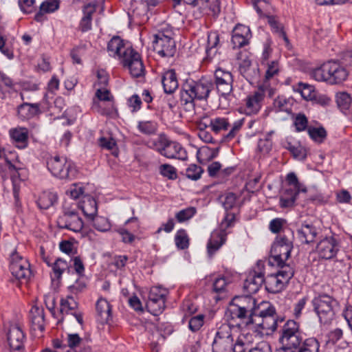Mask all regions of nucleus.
<instances>
[{"label":"nucleus","instance_id":"nucleus-3","mask_svg":"<svg viewBox=\"0 0 352 352\" xmlns=\"http://www.w3.org/2000/svg\"><path fill=\"white\" fill-rule=\"evenodd\" d=\"M47 167L53 176L60 179H73L78 172L71 160L58 155L48 157Z\"/></svg>","mask_w":352,"mask_h":352},{"label":"nucleus","instance_id":"nucleus-20","mask_svg":"<svg viewBox=\"0 0 352 352\" xmlns=\"http://www.w3.org/2000/svg\"><path fill=\"white\" fill-rule=\"evenodd\" d=\"M129 47H132L125 43L124 41L118 36H114L107 44L109 55L113 57L118 56L120 60L123 58L125 50Z\"/></svg>","mask_w":352,"mask_h":352},{"label":"nucleus","instance_id":"nucleus-52","mask_svg":"<svg viewBox=\"0 0 352 352\" xmlns=\"http://www.w3.org/2000/svg\"><path fill=\"white\" fill-rule=\"evenodd\" d=\"M294 125L297 132L307 130L308 119L304 113H298L294 118Z\"/></svg>","mask_w":352,"mask_h":352},{"label":"nucleus","instance_id":"nucleus-46","mask_svg":"<svg viewBox=\"0 0 352 352\" xmlns=\"http://www.w3.org/2000/svg\"><path fill=\"white\" fill-rule=\"evenodd\" d=\"M175 242L177 248L179 250L188 248L189 245L188 237L185 230H179L175 236Z\"/></svg>","mask_w":352,"mask_h":352},{"label":"nucleus","instance_id":"nucleus-43","mask_svg":"<svg viewBox=\"0 0 352 352\" xmlns=\"http://www.w3.org/2000/svg\"><path fill=\"white\" fill-rule=\"evenodd\" d=\"M195 99L192 96H191L189 94H187L182 89L180 91V101L182 105L184 107V109L186 111H188L190 113L193 112L195 110Z\"/></svg>","mask_w":352,"mask_h":352},{"label":"nucleus","instance_id":"nucleus-55","mask_svg":"<svg viewBox=\"0 0 352 352\" xmlns=\"http://www.w3.org/2000/svg\"><path fill=\"white\" fill-rule=\"evenodd\" d=\"M273 104L276 111L289 112L290 110L289 100L284 96H278Z\"/></svg>","mask_w":352,"mask_h":352},{"label":"nucleus","instance_id":"nucleus-35","mask_svg":"<svg viewBox=\"0 0 352 352\" xmlns=\"http://www.w3.org/2000/svg\"><path fill=\"white\" fill-rule=\"evenodd\" d=\"M54 278L57 280L61 278L62 274L67 271L69 274L71 271V265L64 259L58 258L51 265Z\"/></svg>","mask_w":352,"mask_h":352},{"label":"nucleus","instance_id":"nucleus-60","mask_svg":"<svg viewBox=\"0 0 352 352\" xmlns=\"http://www.w3.org/2000/svg\"><path fill=\"white\" fill-rule=\"evenodd\" d=\"M237 59L239 60L240 73L244 75L251 66V60L246 54L243 55L241 53L239 54Z\"/></svg>","mask_w":352,"mask_h":352},{"label":"nucleus","instance_id":"nucleus-28","mask_svg":"<svg viewBox=\"0 0 352 352\" xmlns=\"http://www.w3.org/2000/svg\"><path fill=\"white\" fill-rule=\"evenodd\" d=\"M12 140L19 148H25L28 142V131L26 128L12 129L10 131Z\"/></svg>","mask_w":352,"mask_h":352},{"label":"nucleus","instance_id":"nucleus-38","mask_svg":"<svg viewBox=\"0 0 352 352\" xmlns=\"http://www.w3.org/2000/svg\"><path fill=\"white\" fill-rule=\"evenodd\" d=\"M292 234V231L289 228L283 230V232L276 236L272 245L293 247Z\"/></svg>","mask_w":352,"mask_h":352},{"label":"nucleus","instance_id":"nucleus-24","mask_svg":"<svg viewBox=\"0 0 352 352\" xmlns=\"http://www.w3.org/2000/svg\"><path fill=\"white\" fill-rule=\"evenodd\" d=\"M78 207L82 210L87 220L93 219L98 212V206L96 199L90 196H85L79 203Z\"/></svg>","mask_w":352,"mask_h":352},{"label":"nucleus","instance_id":"nucleus-8","mask_svg":"<svg viewBox=\"0 0 352 352\" xmlns=\"http://www.w3.org/2000/svg\"><path fill=\"white\" fill-rule=\"evenodd\" d=\"M302 338L301 333L299 331V324L296 321L289 320L282 328L279 341L283 346L280 349L293 350V348H296V346L299 345Z\"/></svg>","mask_w":352,"mask_h":352},{"label":"nucleus","instance_id":"nucleus-7","mask_svg":"<svg viewBox=\"0 0 352 352\" xmlns=\"http://www.w3.org/2000/svg\"><path fill=\"white\" fill-rule=\"evenodd\" d=\"M234 344L232 327L229 324H222L215 333L212 344V352H231Z\"/></svg>","mask_w":352,"mask_h":352},{"label":"nucleus","instance_id":"nucleus-2","mask_svg":"<svg viewBox=\"0 0 352 352\" xmlns=\"http://www.w3.org/2000/svg\"><path fill=\"white\" fill-rule=\"evenodd\" d=\"M311 304L320 322L324 325H329L334 320L339 308L338 301L332 296L318 293L311 300Z\"/></svg>","mask_w":352,"mask_h":352},{"label":"nucleus","instance_id":"nucleus-10","mask_svg":"<svg viewBox=\"0 0 352 352\" xmlns=\"http://www.w3.org/2000/svg\"><path fill=\"white\" fill-rule=\"evenodd\" d=\"M168 294V290L160 286L151 288L147 307L153 315L157 316L164 310Z\"/></svg>","mask_w":352,"mask_h":352},{"label":"nucleus","instance_id":"nucleus-29","mask_svg":"<svg viewBox=\"0 0 352 352\" xmlns=\"http://www.w3.org/2000/svg\"><path fill=\"white\" fill-rule=\"evenodd\" d=\"M164 90L166 94L173 93L178 87V81L175 70L166 72L162 78Z\"/></svg>","mask_w":352,"mask_h":352},{"label":"nucleus","instance_id":"nucleus-6","mask_svg":"<svg viewBox=\"0 0 352 352\" xmlns=\"http://www.w3.org/2000/svg\"><path fill=\"white\" fill-rule=\"evenodd\" d=\"M9 261V268L12 275L19 280L28 282L32 276L29 261L15 249L10 252Z\"/></svg>","mask_w":352,"mask_h":352},{"label":"nucleus","instance_id":"nucleus-40","mask_svg":"<svg viewBox=\"0 0 352 352\" xmlns=\"http://www.w3.org/2000/svg\"><path fill=\"white\" fill-rule=\"evenodd\" d=\"M210 126L211 127V130L212 131L218 133L221 131L228 130V127L230 126V122L228 118L218 117L210 119Z\"/></svg>","mask_w":352,"mask_h":352},{"label":"nucleus","instance_id":"nucleus-11","mask_svg":"<svg viewBox=\"0 0 352 352\" xmlns=\"http://www.w3.org/2000/svg\"><path fill=\"white\" fill-rule=\"evenodd\" d=\"M153 47L162 57H173L176 52V45L174 39L163 32L155 34Z\"/></svg>","mask_w":352,"mask_h":352},{"label":"nucleus","instance_id":"nucleus-42","mask_svg":"<svg viewBox=\"0 0 352 352\" xmlns=\"http://www.w3.org/2000/svg\"><path fill=\"white\" fill-rule=\"evenodd\" d=\"M285 148L287 149L293 155V157L296 159L298 160H304L306 157V150L305 148L300 145V144H297L296 145L292 144L291 142H287L285 146Z\"/></svg>","mask_w":352,"mask_h":352},{"label":"nucleus","instance_id":"nucleus-1","mask_svg":"<svg viewBox=\"0 0 352 352\" xmlns=\"http://www.w3.org/2000/svg\"><path fill=\"white\" fill-rule=\"evenodd\" d=\"M228 320L238 321L237 325L256 324L263 329L274 331L277 329L278 319L276 309L270 302L256 300L250 295L235 296L226 311Z\"/></svg>","mask_w":352,"mask_h":352},{"label":"nucleus","instance_id":"nucleus-16","mask_svg":"<svg viewBox=\"0 0 352 352\" xmlns=\"http://www.w3.org/2000/svg\"><path fill=\"white\" fill-rule=\"evenodd\" d=\"M293 247L272 245L270 250V263L276 265L278 267L281 266H291L286 264L285 261L289 258Z\"/></svg>","mask_w":352,"mask_h":352},{"label":"nucleus","instance_id":"nucleus-18","mask_svg":"<svg viewBox=\"0 0 352 352\" xmlns=\"http://www.w3.org/2000/svg\"><path fill=\"white\" fill-rule=\"evenodd\" d=\"M41 113L40 103L23 102L17 107V116L21 120H29Z\"/></svg>","mask_w":352,"mask_h":352},{"label":"nucleus","instance_id":"nucleus-13","mask_svg":"<svg viewBox=\"0 0 352 352\" xmlns=\"http://www.w3.org/2000/svg\"><path fill=\"white\" fill-rule=\"evenodd\" d=\"M215 85L218 93L226 98L232 91L233 76L232 74L223 69L217 68L214 71Z\"/></svg>","mask_w":352,"mask_h":352},{"label":"nucleus","instance_id":"nucleus-19","mask_svg":"<svg viewBox=\"0 0 352 352\" xmlns=\"http://www.w3.org/2000/svg\"><path fill=\"white\" fill-rule=\"evenodd\" d=\"M264 274L262 272H250L243 283V289L249 294L256 293L264 284Z\"/></svg>","mask_w":352,"mask_h":352},{"label":"nucleus","instance_id":"nucleus-32","mask_svg":"<svg viewBox=\"0 0 352 352\" xmlns=\"http://www.w3.org/2000/svg\"><path fill=\"white\" fill-rule=\"evenodd\" d=\"M294 90L299 92L306 100L316 101L318 99V92L314 86L309 84L299 82Z\"/></svg>","mask_w":352,"mask_h":352},{"label":"nucleus","instance_id":"nucleus-36","mask_svg":"<svg viewBox=\"0 0 352 352\" xmlns=\"http://www.w3.org/2000/svg\"><path fill=\"white\" fill-rule=\"evenodd\" d=\"M336 102L338 108L344 114L351 113V98L346 92H341L336 94Z\"/></svg>","mask_w":352,"mask_h":352},{"label":"nucleus","instance_id":"nucleus-44","mask_svg":"<svg viewBox=\"0 0 352 352\" xmlns=\"http://www.w3.org/2000/svg\"><path fill=\"white\" fill-rule=\"evenodd\" d=\"M96 309L97 313L101 317L108 318L111 315V306L109 302L104 298H100L98 300L96 304Z\"/></svg>","mask_w":352,"mask_h":352},{"label":"nucleus","instance_id":"nucleus-31","mask_svg":"<svg viewBox=\"0 0 352 352\" xmlns=\"http://www.w3.org/2000/svg\"><path fill=\"white\" fill-rule=\"evenodd\" d=\"M320 343L315 338L300 340L299 345L293 348V352H319Z\"/></svg>","mask_w":352,"mask_h":352},{"label":"nucleus","instance_id":"nucleus-47","mask_svg":"<svg viewBox=\"0 0 352 352\" xmlns=\"http://www.w3.org/2000/svg\"><path fill=\"white\" fill-rule=\"evenodd\" d=\"M287 182L289 186L287 189H295L298 190V192H307V188L299 182L294 173H289L287 175Z\"/></svg>","mask_w":352,"mask_h":352},{"label":"nucleus","instance_id":"nucleus-45","mask_svg":"<svg viewBox=\"0 0 352 352\" xmlns=\"http://www.w3.org/2000/svg\"><path fill=\"white\" fill-rule=\"evenodd\" d=\"M264 65L266 67L265 74V82L278 75L280 72L279 63L278 60L267 62Z\"/></svg>","mask_w":352,"mask_h":352},{"label":"nucleus","instance_id":"nucleus-9","mask_svg":"<svg viewBox=\"0 0 352 352\" xmlns=\"http://www.w3.org/2000/svg\"><path fill=\"white\" fill-rule=\"evenodd\" d=\"M121 62L133 77L139 78L144 74L145 69L141 56L133 47L125 50Z\"/></svg>","mask_w":352,"mask_h":352},{"label":"nucleus","instance_id":"nucleus-54","mask_svg":"<svg viewBox=\"0 0 352 352\" xmlns=\"http://www.w3.org/2000/svg\"><path fill=\"white\" fill-rule=\"evenodd\" d=\"M229 280L224 276L216 278L212 284V290L217 294H222L226 292Z\"/></svg>","mask_w":352,"mask_h":352},{"label":"nucleus","instance_id":"nucleus-14","mask_svg":"<svg viewBox=\"0 0 352 352\" xmlns=\"http://www.w3.org/2000/svg\"><path fill=\"white\" fill-rule=\"evenodd\" d=\"M316 249L320 257L329 260L333 258L337 255L340 246L336 239L329 236L321 240L318 243Z\"/></svg>","mask_w":352,"mask_h":352},{"label":"nucleus","instance_id":"nucleus-15","mask_svg":"<svg viewBox=\"0 0 352 352\" xmlns=\"http://www.w3.org/2000/svg\"><path fill=\"white\" fill-rule=\"evenodd\" d=\"M7 339L11 352H21L24 349L25 333L18 324L10 326Z\"/></svg>","mask_w":352,"mask_h":352},{"label":"nucleus","instance_id":"nucleus-23","mask_svg":"<svg viewBox=\"0 0 352 352\" xmlns=\"http://www.w3.org/2000/svg\"><path fill=\"white\" fill-rule=\"evenodd\" d=\"M29 317L32 324V328L34 331H44L45 315L43 308L39 307L38 306H33L30 311Z\"/></svg>","mask_w":352,"mask_h":352},{"label":"nucleus","instance_id":"nucleus-63","mask_svg":"<svg viewBox=\"0 0 352 352\" xmlns=\"http://www.w3.org/2000/svg\"><path fill=\"white\" fill-rule=\"evenodd\" d=\"M121 236L124 243H131L135 240V235L125 228H119L116 230Z\"/></svg>","mask_w":352,"mask_h":352},{"label":"nucleus","instance_id":"nucleus-37","mask_svg":"<svg viewBox=\"0 0 352 352\" xmlns=\"http://www.w3.org/2000/svg\"><path fill=\"white\" fill-rule=\"evenodd\" d=\"M203 3L199 5V7L204 10H207L208 14L218 16L221 12V3L219 0H203Z\"/></svg>","mask_w":352,"mask_h":352},{"label":"nucleus","instance_id":"nucleus-4","mask_svg":"<svg viewBox=\"0 0 352 352\" xmlns=\"http://www.w3.org/2000/svg\"><path fill=\"white\" fill-rule=\"evenodd\" d=\"M276 274L268 275L265 278L266 290L272 294L280 292L294 276V270L292 266H281Z\"/></svg>","mask_w":352,"mask_h":352},{"label":"nucleus","instance_id":"nucleus-27","mask_svg":"<svg viewBox=\"0 0 352 352\" xmlns=\"http://www.w3.org/2000/svg\"><path fill=\"white\" fill-rule=\"evenodd\" d=\"M226 241V234L223 232H215L212 233L207 243L208 253L212 256Z\"/></svg>","mask_w":352,"mask_h":352},{"label":"nucleus","instance_id":"nucleus-26","mask_svg":"<svg viewBox=\"0 0 352 352\" xmlns=\"http://www.w3.org/2000/svg\"><path fill=\"white\" fill-rule=\"evenodd\" d=\"M264 99L263 90H258L247 98L246 111L249 114H255L261 107V102Z\"/></svg>","mask_w":352,"mask_h":352},{"label":"nucleus","instance_id":"nucleus-61","mask_svg":"<svg viewBox=\"0 0 352 352\" xmlns=\"http://www.w3.org/2000/svg\"><path fill=\"white\" fill-rule=\"evenodd\" d=\"M40 8L42 10V11H44L46 13L54 12L56 10H57L59 8V1L46 0L41 3Z\"/></svg>","mask_w":352,"mask_h":352},{"label":"nucleus","instance_id":"nucleus-5","mask_svg":"<svg viewBox=\"0 0 352 352\" xmlns=\"http://www.w3.org/2000/svg\"><path fill=\"white\" fill-rule=\"evenodd\" d=\"M213 88V82L203 77L199 80H187L182 89L197 100H206Z\"/></svg>","mask_w":352,"mask_h":352},{"label":"nucleus","instance_id":"nucleus-58","mask_svg":"<svg viewBox=\"0 0 352 352\" xmlns=\"http://www.w3.org/2000/svg\"><path fill=\"white\" fill-rule=\"evenodd\" d=\"M286 223V220L282 218L273 219L269 224L270 230L274 234H279L283 232V227Z\"/></svg>","mask_w":352,"mask_h":352},{"label":"nucleus","instance_id":"nucleus-49","mask_svg":"<svg viewBox=\"0 0 352 352\" xmlns=\"http://www.w3.org/2000/svg\"><path fill=\"white\" fill-rule=\"evenodd\" d=\"M60 312L62 314H69L70 311H74L78 307V302L72 296H68L66 298L60 300Z\"/></svg>","mask_w":352,"mask_h":352},{"label":"nucleus","instance_id":"nucleus-12","mask_svg":"<svg viewBox=\"0 0 352 352\" xmlns=\"http://www.w3.org/2000/svg\"><path fill=\"white\" fill-rule=\"evenodd\" d=\"M57 225L61 229L78 232L82 230L84 223L76 211L65 208L63 214L57 219Z\"/></svg>","mask_w":352,"mask_h":352},{"label":"nucleus","instance_id":"nucleus-17","mask_svg":"<svg viewBox=\"0 0 352 352\" xmlns=\"http://www.w3.org/2000/svg\"><path fill=\"white\" fill-rule=\"evenodd\" d=\"M162 155L169 159H178L180 160H186L188 158L186 150L179 143L170 141L167 138Z\"/></svg>","mask_w":352,"mask_h":352},{"label":"nucleus","instance_id":"nucleus-48","mask_svg":"<svg viewBox=\"0 0 352 352\" xmlns=\"http://www.w3.org/2000/svg\"><path fill=\"white\" fill-rule=\"evenodd\" d=\"M138 130L146 135L155 134L157 129V124L153 121H140L138 124Z\"/></svg>","mask_w":352,"mask_h":352},{"label":"nucleus","instance_id":"nucleus-53","mask_svg":"<svg viewBox=\"0 0 352 352\" xmlns=\"http://www.w3.org/2000/svg\"><path fill=\"white\" fill-rule=\"evenodd\" d=\"M205 316L204 314H199L192 316L188 321V328L192 332L198 331L204 324Z\"/></svg>","mask_w":352,"mask_h":352},{"label":"nucleus","instance_id":"nucleus-56","mask_svg":"<svg viewBox=\"0 0 352 352\" xmlns=\"http://www.w3.org/2000/svg\"><path fill=\"white\" fill-rule=\"evenodd\" d=\"M160 173L169 179H175L177 177V170L172 165L164 164L159 168Z\"/></svg>","mask_w":352,"mask_h":352},{"label":"nucleus","instance_id":"nucleus-59","mask_svg":"<svg viewBox=\"0 0 352 352\" xmlns=\"http://www.w3.org/2000/svg\"><path fill=\"white\" fill-rule=\"evenodd\" d=\"M82 340L78 333H68L66 346L70 350H74L77 346H81Z\"/></svg>","mask_w":352,"mask_h":352},{"label":"nucleus","instance_id":"nucleus-50","mask_svg":"<svg viewBox=\"0 0 352 352\" xmlns=\"http://www.w3.org/2000/svg\"><path fill=\"white\" fill-rule=\"evenodd\" d=\"M204 169L200 166L195 164H190L186 169V176L187 178L197 181L201 178Z\"/></svg>","mask_w":352,"mask_h":352},{"label":"nucleus","instance_id":"nucleus-57","mask_svg":"<svg viewBox=\"0 0 352 352\" xmlns=\"http://www.w3.org/2000/svg\"><path fill=\"white\" fill-rule=\"evenodd\" d=\"M166 141V137L165 135L162 134L160 135L157 139L150 140L148 144V146L151 148H153L157 152H159L161 155H162V153L164 151V146Z\"/></svg>","mask_w":352,"mask_h":352},{"label":"nucleus","instance_id":"nucleus-34","mask_svg":"<svg viewBox=\"0 0 352 352\" xmlns=\"http://www.w3.org/2000/svg\"><path fill=\"white\" fill-rule=\"evenodd\" d=\"M331 62L323 63L320 67L315 68L311 72V76L317 81H324L329 84V78L331 72Z\"/></svg>","mask_w":352,"mask_h":352},{"label":"nucleus","instance_id":"nucleus-25","mask_svg":"<svg viewBox=\"0 0 352 352\" xmlns=\"http://www.w3.org/2000/svg\"><path fill=\"white\" fill-rule=\"evenodd\" d=\"M96 4L89 3L83 7L84 16L79 24V29L82 32H86L91 29L92 15L96 12Z\"/></svg>","mask_w":352,"mask_h":352},{"label":"nucleus","instance_id":"nucleus-33","mask_svg":"<svg viewBox=\"0 0 352 352\" xmlns=\"http://www.w3.org/2000/svg\"><path fill=\"white\" fill-rule=\"evenodd\" d=\"M58 196L56 192L44 191L37 200V205L41 210H47L56 203Z\"/></svg>","mask_w":352,"mask_h":352},{"label":"nucleus","instance_id":"nucleus-30","mask_svg":"<svg viewBox=\"0 0 352 352\" xmlns=\"http://www.w3.org/2000/svg\"><path fill=\"white\" fill-rule=\"evenodd\" d=\"M299 193L295 189H285L279 198L280 207L282 208L294 207Z\"/></svg>","mask_w":352,"mask_h":352},{"label":"nucleus","instance_id":"nucleus-41","mask_svg":"<svg viewBox=\"0 0 352 352\" xmlns=\"http://www.w3.org/2000/svg\"><path fill=\"white\" fill-rule=\"evenodd\" d=\"M89 221L93 222V226L100 232H105L111 229V223L107 217L96 215Z\"/></svg>","mask_w":352,"mask_h":352},{"label":"nucleus","instance_id":"nucleus-51","mask_svg":"<svg viewBox=\"0 0 352 352\" xmlns=\"http://www.w3.org/2000/svg\"><path fill=\"white\" fill-rule=\"evenodd\" d=\"M197 212L196 208L194 207H188L179 210L175 214V219L179 223L185 222L190 219Z\"/></svg>","mask_w":352,"mask_h":352},{"label":"nucleus","instance_id":"nucleus-62","mask_svg":"<svg viewBox=\"0 0 352 352\" xmlns=\"http://www.w3.org/2000/svg\"><path fill=\"white\" fill-rule=\"evenodd\" d=\"M237 199V196L236 194L233 192H228L225 195L224 199L223 201V206L226 210H229L232 209Z\"/></svg>","mask_w":352,"mask_h":352},{"label":"nucleus","instance_id":"nucleus-22","mask_svg":"<svg viewBox=\"0 0 352 352\" xmlns=\"http://www.w3.org/2000/svg\"><path fill=\"white\" fill-rule=\"evenodd\" d=\"M331 68L330 77L329 78V85L341 84L346 80L349 72L344 67L337 62L331 61Z\"/></svg>","mask_w":352,"mask_h":352},{"label":"nucleus","instance_id":"nucleus-21","mask_svg":"<svg viewBox=\"0 0 352 352\" xmlns=\"http://www.w3.org/2000/svg\"><path fill=\"white\" fill-rule=\"evenodd\" d=\"M318 234V229L313 224L303 223L297 230L298 238L302 243L309 244L314 242Z\"/></svg>","mask_w":352,"mask_h":352},{"label":"nucleus","instance_id":"nucleus-39","mask_svg":"<svg viewBox=\"0 0 352 352\" xmlns=\"http://www.w3.org/2000/svg\"><path fill=\"white\" fill-rule=\"evenodd\" d=\"M307 132L311 139L318 143L324 142L327 135V131L323 126H309Z\"/></svg>","mask_w":352,"mask_h":352},{"label":"nucleus","instance_id":"nucleus-64","mask_svg":"<svg viewBox=\"0 0 352 352\" xmlns=\"http://www.w3.org/2000/svg\"><path fill=\"white\" fill-rule=\"evenodd\" d=\"M243 124V120H239L234 122L230 131L224 136L225 139L227 140H230L233 139L236 136V133L241 129Z\"/></svg>","mask_w":352,"mask_h":352}]
</instances>
